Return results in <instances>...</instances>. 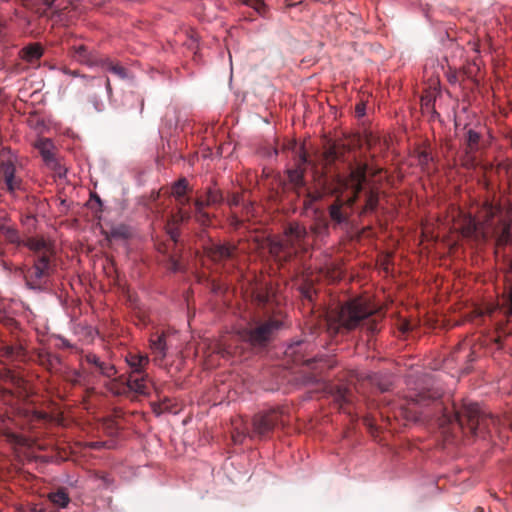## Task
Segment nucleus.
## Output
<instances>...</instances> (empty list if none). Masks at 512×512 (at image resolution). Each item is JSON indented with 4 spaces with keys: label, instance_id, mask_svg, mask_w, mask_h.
Wrapping results in <instances>:
<instances>
[{
    "label": "nucleus",
    "instance_id": "45",
    "mask_svg": "<svg viewBox=\"0 0 512 512\" xmlns=\"http://www.w3.org/2000/svg\"><path fill=\"white\" fill-rule=\"evenodd\" d=\"M300 160H301V162H302V163H306V162H307V157H306V155H305V154H302V155L300 156Z\"/></svg>",
    "mask_w": 512,
    "mask_h": 512
},
{
    "label": "nucleus",
    "instance_id": "15",
    "mask_svg": "<svg viewBox=\"0 0 512 512\" xmlns=\"http://www.w3.org/2000/svg\"><path fill=\"white\" fill-rule=\"evenodd\" d=\"M125 361L130 368L129 373L141 374L146 373L150 359L147 354L130 352L126 355Z\"/></svg>",
    "mask_w": 512,
    "mask_h": 512
},
{
    "label": "nucleus",
    "instance_id": "33",
    "mask_svg": "<svg viewBox=\"0 0 512 512\" xmlns=\"http://www.w3.org/2000/svg\"><path fill=\"white\" fill-rule=\"evenodd\" d=\"M189 217H190L189 213L183 211L182 208H180L178 214L174 217V220L183 222V221L187 220Z\"/></svg>",
    "mask_w": 512,
    "mask_h": 512
},
{
    "label": "nucleus",
    "instance_id": "10",
    "mask_svg": "<svg viewBox=\"0 0 512 512\" xmlns=\"http://www.w3.org/2000/svg\"><path fill=\"white\" fill-rule=\"evenodd\" d=\"M366 169L365 165H359L350 172L349 180L346 183V186L354 190V196L349 199L350 205L356 201L357 195L362 190V185L366 180Z\"/></svg>",
    "mask_w": 512,
    "mask_h": 512
},
{
    "label": "nucleus",
    "instance_id": "1",
    "mask_svg": "<svg viewBox=\"0 0 512 512\" xmlns=\"http://www.w3.org/2000/svg\"><path fill=\"white\" fill-rule=\"evenodd\" d=\"M482 214V222H477L471 215L462 216L459 221L462 235L477 242L494 239L498 246L507 245L512 240V204L506 209L486 204Z\"/></svg>",
    "mask_w": 512,
    "mask_h": 512
},
{
    "label": "nucleus",
    "instance_id": "13",
    "mask_svg": "<svg viewBox=\"0 0 512 512\" xmlns=\"http://www.w3.org/2000/svg\"><path fill=\"white\" fill-rule=\"evenodd\" d=\"M84 361L101 375L111 378L116 374V368L110 362L102 361L96 354H87Z\"/></svg>",
    "mask_w": 512,
    "mask_h": 512
},
{
    "label": "nucleus",
    "instance_id": "19",
    "mask_svg": "<svg viewBox=\"0 0 512 512\" xmlns=\"http://www.w3.org/2000/svg\"><path fill=\"white\" fill-rule=\"evenodd\" d=\"M233 432L232 439L235 444H241L244 438L249 435L248 428L245 423L242 422L241 419H237L233 421Z\"/></svg>",
    "mask_w": 512,
    "mask_h": 512
},
{
    "label": "nucleus",
    "instance_id": "17",
    "mask_svg": "<svg viewBox=\"0 0 512 512\" xmlns=\"http://www.w3.org/2000/svg\"><path fill=\"white\" fill-rule=\"evenodd\" d=\"M188 191V181L185 178H181L171 187V195L176 199L178 204L183 207L189 203V198L186 197Z\"/></svg>",
    "mask_w": 512,
    "mask_h": 512
},
{
    "label": "nucleus",
    "instance_id": "18",
    "mask_svg": "<svg viewBox=\"0 0 512 512\" xmlns=\"http://www.w3.org/2000/svg\"><path fill=\"white\" fill-rule=\"evenodd\" d=\"M43 54V48L40 44H30L21 51L22 58L28 62L38 60Z\"/></svg>",
    "mask_w": 512,
    "mask_h": 512
},
{
    "label": "nucleus",
    "instance_id": "11",
    "mask_svg": "<svg viewBox=\"0 0 512 512\" xmlns=\"http://www.w3.org/2000/svg\"><path fill=\"white\" fill-rule=\"evenodd\" d=\"M501 305L504 312L512 316V259L508 260L507 268L504 273V293Z\"/></svg>",
    "mask_w": 512,
    "mask_h": 512
},
{
    "label": "nucleus",
    "instance_id": "30",
    "mask_svg": "<svg viewBox=\"0 0 512 512\" xmlns=\"http://www.w3.org/2000/svg\"><path fill=\"white\" fill-rule=\"evenodd\" d=\"M106 68L108 71L115 75H118L120 78H125L127 76L125 68L121 65L106 63Z\"/></svg>",
    "mask_w": 512,
    "mask_h": 512
},
{
    "label": "nucleus",
    "instance_id": "43",
    "mask_svg": "<svg viewBox=\"0 0 512 512\" xmlns=\"http://www.w3.org/2000/svg\"><path fill=\"white\" fill-rule=\"evenodd\" d=\"M61 343H62V346H64V347H70L69 342L63 338H61Z\"/></svg>",
    "mask_w": 512,
    "mask_h": 512
},
{
    "label": "nucleus",
    "instance_id": "35",
    "mask_svg": "<svg viewBox=\"0 0 512 512\" xmlns=\"http://www.w3.org/2000/svg\"><path fill=\"white\" fill-rule=\"evenodd\" d=\"M30 511L31 512H46L45 509L38 504L31 505Z\"/></svg>",
    "mask_w": 512,
    "mask_h": 512
},
{
    "label": "nucleus",
    "instance_id": "44",
    "mask_svg": "<svg viewBox=\"0 0 512 512\" xmlns=\"http://www.w3.org/2000/svg\"><path fill=\"white\" fill-rule=\"evenodd\" d=\"M425 398H426V395L421 394V395H419V396H418V398H416V399H414V400H415L416 402H421V401H422L423 399H425Z\"/></svg>",
    "mask_w": 512,
    "mask_h": 512
},
{
    "label": "nucleus",
    "instance_id": "31",
    "mask_svg": "<svg viewBox=\"0 0 512 512\" xmlns=\"http://www.w3.org/2000/svg\"><path fill=\"white\" fill-rule=\"evenodd\" d=\"M221 198L222 197L217 190H209L207 193L206 204L207 206L217 204L221 201Z\"/></svg>",
    "mask_w": 512,
    "mask_h": 512
},
{
    "label": "nucleus",
    "instance_id": "42",
    "mask_svg": "<svg viewBox=\"0 0 512 512\" xmlns=\"http://www.w3.org/2000/svg\"><path fill=\"white\" fill-rule=\"evenodd\" d=\"M111 234H112V236H114V237H117V236H121V235H122V233L119 231V229H114V230H112Z\"/></svg>",
    "mask_w": 512,
    "mask_h": 512
},
{
    "label": "nucleus",
    "instance_id": "34",
    "mask_svg": "<svg viewBox=\"0 0 512 512\" xmlns=\"http://www.w3.org/2000/svg\"><path fill=\"white\" fill-rule=\"evenodd\" d=\"M356 115L358 117H362L365 115V106L364 104H358L355 108Z\"/></svg>",
    "mask_w": 512,
    "mask_h": 512
},
{
    "label": "nucleus",
    "instance_id": "38",
    "mask_svg": "<svg viewBox=\"0 0 512 512\" xmlns=\"http://www.w3.org/2000/svg\"><path fill=\"white\" fill-rule=\"evenodd\" d=\"M421 102L422 106L426 108H429L431 105V99L429 97H422Z\"/></svg>",
    "mask_w": 512,
    "mask_h": 512
},
{
    "label": "nucleus",
    "instance_id": "14",
    "mask_svg": "<svg viewBox=\"0 0 512 512\" xmlns=\"http://www.w3.org/2000/svg\"><path fill=\"white\" fill-rule=\"evenodd\" d=\"M35 147L40 152L44 162L47 166L56 169L59 167L55 157H54V145L53 142L48 138H40L36 141Z\"/></svg>",
    "mask_w": 512,
    "mask_h": 512
},
{
    "label": "nucleus",
    "instance_id": "9",
    "mask_svg": "<svg viewBox=\"0 0 512 512\" xmlns=\"http://www.w3.org/2000/svg\"><path fill=\"white\" fill-rule=\"evenodd\" d=\"M277 328V321H268L259 325L255 329L246 331L243 337L254 346L262 345L269 340L272 332Z\"/></svg>",
    "mask_w": 512,
    "mask_h": 512
},
{
    "label": "nucleus",
    "instance_id": "24",
    "mask_svg": "<svg viewBox=\"0 0 512 512\" xmlns=\"http://www.w3.org/2000/svg\"><path fill=\"white\" fill-rule=\"evenodd\" d=\"M2 237H4L10 243L18 244L20 242L18 232L4 225H2Z\"/></svg>",
    "mask_w": 512,
    "mask_h": 512
},
{
    "label": "nucleus",
    "instance_id": "29",
    "mask_svg": "<svg viewBox=\"0 0 512 512\" xmlns=\"http://www.w3.org/2000/svg\"><path fill=\"white\" fill-rule=\"evenodd\" d=\"M243 4L252 7L259 14L265 11V4L262 0H240Z\"/></svg>",
    "mask_w": 512,
    "mask_h": 512
},
{
    "label": "nucleus",
    "instance_id": "4",
    "mask_svg": "<svg viewBox=\"0 0 512 512\" xmlns=\"http://www.w3.org/2000/svg\"><path fill=\"white\" fill-rule=\"evenodd\" d=\"M23 177V167L17 156L10 149L2 147V180L5 184L6 193L12 199L26 197Z\"/></svg>",
    "mask_w": 512,
    "mask_h": 512
},
{
    "label": "nucleus",
    "instance_id": "40",
    "mask_svg": "<svg viewBox=\"0 0 512 512\" xmlns=\"http://www.w3.org/2000/svg\"><path fill=\"white\" fill-rule=\"evenodd\" d=\"M104 84L106 86V89H107L108 93H110L111 92V85H110V81H109L108 78L105 80Z\"/></svg>",
    "mask_w": 512,
    "mask_h": 512
},
{
    "label": "nucleus",
    "instance_id": "47",
    "mask_svg": "<svg viewBox=\"0 0 512 512\" xmlns=\"http://www.w3.org/2000/svg\"><path fill=\"white\" fill-rule=\"evenodd\" d=\"M423 158H424V160H425V161H427V160H428V155H427V154H424V155H423Z\"/></svg>",
    "mask_w": 512,
    "mask_h": 512
},
{
    "label": "nucleus",
    "instance_id": "5",
    "mask_svg": "<svg viewBox=\"0 0 512 512\" xmlns=\"http://www.w3.org/2000/svg\"><path fill=\"white\" fill-rule=\"evenodd\" d=\"M148 383L147 373H129L127 377L120 376L111 380L108 389L115 395H127L130 392L144 395L148 393Z\"/></svg>",
    "mask_w": 512,
    "mask_h": 512
},
{
    "label": "nucleus",
    "instance_id": "21",
    "mask_svg": "<svg viewBox=\"0 0 512 512\" xmlns=\"http://www.w3.org/2000/svg\"><path fill=\"white\" fill-rule=\"evenodd\" d=\"M340 157L337 145L330 144L323 153V160L326 164H331Z\"/></svg>",
    "mask_w": 512,
    "mask_h": 512
},
{
    "label": "nucleus",
    "instance_id": "28",
    "mask_svg": "<svg viewBox=\"0 0 512 512\" xmlns=\"http://www.w3.org/2000/svg\"><path fill=\"white\" fill-rule=\"evenodd\" d=\"M378 204V194L370 191L367 195L366 204H365V212L373 211Z\"/></svg>",
    "mask_w": 512,
    "mask_h": 512
},
{
    "label": "nucleus",
    "instance_id": "8",
    "mask_svg": "<svg viewBox=\"0 0 512 512\" xmlns=\"http://www.w3.org/2000/svg\"><path fill=\"white\" fill-rule=\"evenodd\" d=\"M278 421V415L274 411L258 413L253 418V434L250 437L265 436L271 432Z\"/></svg>",
    "mask_w": 512,
    "mask_h": 512
},
{
    "label": "nucleus",
    "instance_id": "25",
    "mask_svg": "<svg viewBox=\"0 0 512 512\" xmlns=\"http://www.w3.org/2000/svg\"><path fill=\"white\" fill-rule=\"evenodd\" d=\"M479 139H480V135L478 132H476L472 129H469L467 131L466 141H467V145L471 151L477 149Z\"/></svg>",
    "mask_w": 512,
    "mask_h": 512
},
{
    "label": "nucleus",
    "instance_id": "12",
    "mask_svg": "<svg viewBox=\"0 0 512 512\" xmlns=\"http://www.w3.org/2000/svg\"><path fill=\"white\" fill-rule=\"evenodd\" d=\"M236 247L229 243H215L207 249L208 256L215 262L230 259L234 256Z\"/></svg>",
    "mask_w": 512,
    "mask_h": 512
},
{
    "label": "nucleus",
    "instance_id": "3",
    "mask_svg": "<svg viewBox=\"0 0 512 512\" xmlns=\"http://www.w3.org/2000/svg\"><path fill=\"white\" fill-rule=\"evenodd\" d=\"M306 238L307 230L303 225L290 223L283 236L270 239L269 252L279 263L288 261L299 251L306 249Z\"/></svg>",
    "mask_w": 512,
    "mask_h": 512
},
{
    "label": "nucleus",
    "instance_id": "39",
    "mask_svg": "<svg viewBox=\"0 0 512 512\" xmlns=\"http://www.w3.org/2000/svg\"><path fill=\"white\" fill-rule=\"evenodd\" d=\"M1 377H2V382L8 378H12V375L10 373V371H6L2 368V374H1Z\"/></svg>",
    "mask_w": 512,
    "mask_h": 512
},
{
    "label": "nucleus",
    "instance_id": "23",
    "mask_svg": "<svg viewBox=\"0 0 512 512\" xmlns=\"http://www.w3.org/2000/svg\"><path fill=\"white\" fill-rule=\"evenodd\" d=\"M341 206L342 204L339 201H337L334 204H332L329 208V214L331 219L338 224L343 223L346 220V218L341 212Z\"/></svg>",
    "mask_w": 512,
    "mask_h": 512
},
{
    "label": "nucleus",
    "instance_id": "2",
    "mask_svg": "<svg viewBox=\"0 0 512 512\" xmlns=\"http://www.w3.org/2000/svg\"><path fill=\"white\" fill-rule=\"evenodd\" d=\"M376 313L377 311L369 305L367 299H353L342 306L338 312L327 313V331L329 334H336L340 328L351 330L363 322L370 333H375L378 331L380 319Z\"/></svg>",
    "mask_w": 512,
    "mask_h": 512
},
{
    "label": "nucleus",
    "instance_id": "16",
    "mask_svg": "<svg viewBox=\"0 0 512 512\" xmlns=\"http://www.w3.org/2000/svg\"><path fill=\"white\" fill-rule=\"evenodd\" d=\"M150 349L154 355V362L160 365L167 355V344L164 334L156 335L155 338L150 339Z\"/></svg>",
    "mask_w": 512,
    "mask_h": 512
},
{
    "label": "nucleus",
    "instance_id": "27",
    "mask_svg": "<svg viewBox=\"0 0 512 512\" xmlns=\"http://www.w3.org/2000/svg\"><path fill=\"white\" fill-rule=\"evenodd\" d=\"M206 202L202 200H196L195 209H196V218L198 221L205 223L208 220V215L203 212V208L206 206Z\"/></svg>",
    "mask_w": 512,
    "mask_h": 512
},
{
    "label": "nucleus",
    "instance_id": "26",
    "mask_svg": "<svg viewBox=\"0 0 512 512\" xmlns=\"http://www.w3.org/2000/svg\"><path fill=\"white\" fill-rule=\"evenodd\" d=\"M27 246L33 251L43 252L42 254H47L46 242L42 239H30L27 242Z\"/></svg>",
    "mask_w": 512,
    "mask_h": 512
},
{
    "label": "nucleus",
    "instance_id": "22",
    "mask_svg": "<svg viewBox=\"0 0 512 512\" xmlns=\"http://www.w3.org/2000/svg\"><path fill=\"white\" fill-rule=\"evenodd\" d=\"M74 57L77 61H79L81 63L87 64V65L94 64V62L89 59L87 49L83 45L74 47Z\"/></svg>",
    "mask_w": 512,
    "mask_h": 512
},
{
    "label": "nucleus",
    "instance_id": "36",
    "mask_svg": "<svg viewBox=\"0 0 512 512\" xmlns=\"http://www.w3.org/2000/svg\"><path fill=\"white\" fill-rule=\"evenodd\" d=\"M13 354V348L12 347H3L2 346V356H11Z\"/></svg>",
    "mask_w": 512,
    "mask_h": 512
},
{
    "label": "nucleus",
    "instance_id": "6",
    "mask_svg": "<svg viewBox=\"0 0 512 512\" xmlns=\"http://www.w3.org/2000/svg\"><path fill=\"white\" fill-rule=\"evenodd\" d=\"M463 417L467 418L469 427L474 434H477L478 431L481 430V427L486 425V422L488 421L487 416L482 413L478 403L474 402L465 403L462 410L455 412L452 416H449L447 421L452 422L455 420L462 425Z\"/></svg>",
    "mask_w": 512,
    "mask_h": 512
},
{
    "label": "nucleus",
    "instance_id": "46",
    "mask_svg": "<svg viewBox=\"0 0 512 512\" xmlns=\"http://www.w3.org/2000/svg\"><path fill=\"white\" fill-rule=\"evenodd\" d=\"M303 294H304L305 297L311 299V295H310V291L309 290L303 292Z\"/></svg>",
    "mask_w": 512,
    "mask_h": 512
},
{
    "label": "nucleus",
    "instance_id": "32",
    "mask_svg": "<svg viewBox=\"0 0 512 512\" xmlns=\"http://www.w3.org/2000/svg\"><path fill=\"white\" fill-rule=\"evenodd\" d=\"M289 179L295 185H301L303 182V172L300 169H295L289 172Z\"/></svg>",
    "mask_w": 512,
    "mask_h": 512
},
{
    "label": "nucleus",
    "instance_id": "20",
    "mask_svg": "<svg viewBox=\"0 0 512 512\" xmlns=\"http://www.w3.org/2000/svg\"><path fill=\"white\" fill-rule=\"evenodd\" d=\"M48 499L56 506L60 508H65L69 502L70 498L68 494L63 490H58L57 492L49 493Z\"/></svg>",
    "mask_w": 512,
    "mask_h": 512
},
{
    "label": "nucleus",
    "instance_id": "37",
    "mask_svg": "<svg viewBox=\"0 0 512 512\" xmlns=\"http://www.w3.org/2000/svg\"><path fill=\"white\" fill-rule=\"evenodd\" d=\"M40 1L43 4V6L45 7V10H46V9H49V8H51L53 6L55 0H40Z\"/></svg>",
    "mask_w": 512,
    "mask_h": 512
},
{
    "label": "nucleus",
    "instance_id": "7",
    "mask_svg": "<svg viewBox=\"0 0 512 512\" xmlns=\"http://www.w3.org/2000/svg\"><path fill=\"white\" fill-rule=\"evenodd\" d=\"M51 271L49 255L41 254L34 265L25 274L26 284L31 289H38L45 282Z\"/></svg>",
    "mask_w": 512,
    "mask_h": 512
},
{
    "label": "nucleus",
    "instance_id": "41",
    "mask_svg": "<svg viewBox=\"0 0 512 512\" xmlns=\"http://www.w3.org/2000/svg\"><path fill=\"white\" fill-rule=\"evenodd\" d=\"M409 329H410V326L408 323L402 324V326H401L402 332H407Z\"/></svg>",
    "mask_w": 512,
    "mask_h": 512
}]
</instances>
